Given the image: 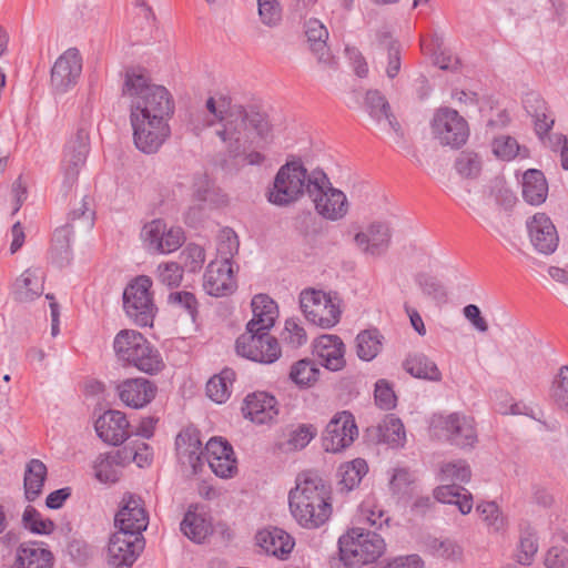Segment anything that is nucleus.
<instances>
[{
	"instance_id": "f257e3e1",
	"label": "nucleus",
	"mask_w": 568,
	"mask_h": 568,
	"mask_svg": "<svg viewBox=\"0 0 568 568\" xmlns=\"http://www.w3.org/2000/svg\"><path fill=\"white\" fill-rule=\"evenodd\" d=\"M207 115L192 114L189 125L194 134L200 135L205 129L220 123L216 135L226 146V154L234 165H262L266 156L256 150L247 151L250 141L248 131L266 141L271 133V124L267 115L254 110H246L242 104H233L232 98L221 94L217 98L210 97L205 102Z\"/></svg>"
},
{
	"instance_id": "f03ea898",
	"label": "nucleus",
	"mask_w": 568,
	"mask_h": 568,
	"mask_svg": "<svg viewBox=\"0 0 568 568\" xmlns=\"http://www.w3.org/2000/svg\"><path fill=\"white\" fill-rule=\"evenodd\" d=\"M331 486L317 474L302 473L290 490V510L297 524L306 529L323 526L332 516Z\"/></svg>"
},
{
	"instance_id": "7ed1b4c3",
	"label": "nucleus",
	"mask_w": 568,
	"mask_h": 568,
	"mask_svg": "<svg viewBox=\"0 0 568 568\" xmlns=\"http://www.w3.org/2000/svg\"><path fill=\"white\" fill-rule=\"evenodd\" d=\"M123 94L133 98L130 116L168 121L174 113L171 93L162 85L150 84V79L141 69L125 70Z\"/></svg>"
},
{
	"instance_id": "20e7f679",
	"label": "nucleus",
	"mask_w": 568,
	"mask_h": 568,
	"mask_svg": "<svg viewBox=\"0 0 568 568\" xmlns=\"http://www.w3.org/2000/svg\"><path fill=\"white\" fill-rule=\"evenodd\" d=\"M113 349L120 362L145 374L155 375L165 367L159 349L135 329H121L114 337Z\"/></svg>"
},
{
	"instance_id": "39448f33",
	"label": "nucleus",
	"mask_w": 568,
	"mask_h": 568,
	"mask_svg": "<svg viewBox=\"0 0 568 568\" xmlns=\"http://www.w3.org/2000/svg\"><path fill=\"white\" fill-rule=\"evenodd\" d=\"M313 176L314 170L308 173L300 159L287 161L278 169L273 186L267 192L268 202L277 206H287L305 193L308 195V185Z\"/></svg>"
},
{
	"instance_id": "423d86ee",
	"label": "nucleus",
	"mask_w": 568,
	"mask_h": 568,
	"mask_svg": "<svg viewBox=\"0 0 568 568\" xmlns=\"http://www.w3.org/2000/svg\"><path fill=\"white\" fill-rule=\"evenodd\" d=\"M385 551V541L376 532L353 527L338 539V554L345 566L375 562Z\"/></svg>"
},
{
	"instance_id": "0eeeda50",
	"label": "nucleus",
	"mask_w": 568,
	"mask_h": 568,
	"mask_svg": "<svg viewBox=\"0 0 568 568\" xmlns=\"http://www.w3.org/2000/svg\"><path fill=\"white\" fill-rule=\"evenodd\" d=\"M152 284L148 275H139L126 284L122 294L124 313L139 327H152L158 314Z\"/></svg>"
},
{
	"instance_id": "6e6552de",
	"label": "nucleus",
	"mask_w": 568,
	"mask_h": 568,
	"mask_svg": "<svg viewBox=\"0 0 568 568\" xmlns=\"http://www.w3.org/2000/svg\"><path fill=\"white\" fill-rule=\"evenodd\" d=\"M308 187V196L321 216L329 221H338L347 214L348 202L346 195L341 190L332 186L323 170H314L313 181H311Z\"/></svg>"
},
{
	"instance_id": "1a4fd4ad",
	"label": "nucleus",
	"mask_w": 568,
	"mask_h": 568,
	"mask_svg": "<svg viewBox=\"0 0 568 568\" xmlns=\"http://www.w3.org/2000/svg\"><path fill=\"white\" fill-rule=\"evenodd\" d=\"M300 307L305 318L322 328L335 326L341 318L339 305L323 291L306 288L300 294Z\"/></svg>"
},
{
	"instance_id": "9d476101",
	"label": "nucleus",
	"mask_w": 568,
	"mask_h": 568,
	"mask_svg": "<svg viewBox=\"0 0 568 568\" xmlns=\"http://www.w3.org/2000/svg\"><path fill=\"white\" fill-rule=\"evenodd\" d=\"M236 353L262 364H272L281 356V347L277 339L267 332L245 331L236 338Z\"/></svg>"
},
{
	"instance_id": "9b49d317",
	"label": "nucleus",
	"mask_w": 568,
	"mask_h": 568,
	"mask_svg": "<svg viewBox=\"0 0 568 568\" xmlns=\"http://www.w3.org/2000/svg\"><path fill=\"white\" fill-rule=\"evenodd\" d=\"M434 136L443 145L458 149L464 145L469 136L467 121L454 109L440 108L432 120Z\"/></svg>"
},
{
	"instance_id": "f8f14e48",
	"label": "nucleus",
	"mask_w": 568,
	"mask_h": 568,
	"mask_svg": "<svg viewBox=\"0 0 568 568\" xmlns=\"http://www.w3.org/2000/svg\"><path fill=\"white\" fill-rule=\"evenodd\" d=\"M358 437L354 415L348 410L336 413L322 434V446L327 453H342Z\"/></svg>"
},
{
	"instance_id": "ddd939ff",
	"label": "nucleus",
	"mask_w": 568,
	"mask_h": 568,
	"mask_svg": "<svg viewBox=\"0 0 568 568\" xmlns=\"http://www.w3.org/2000/svg\"><path fill=\"white\" fill-rule=\"evenodd\" d=\"M130 120L133 129L134 144L145 154L158 152L171 134L168 121L158 120L156 116L146 120L134 114V116H130Z\"/></svg>"
},
{
	"instance_id": "4468645a",
	"label": "nucleus",
	"mask_w": 568,
	"mask_h": 568,
	"mask_svg": "<svg viewBox=\"0 0 568 568\" xmlns=\"http://www.w3.org/2000/svg\"><path fill=\"white\" fill-rule=\"evenodd\" d=\"M90 152V134L85 128H79L65 145L62 161L63 186L71 190L78 181L79 172L85 164Z\"/></svg>"
},
{
	"instance_id": "2eb2a0df",
	"label": "nucleus",
	"mask_w": 568,
	"mask_h": 568,
	"mask_svg": "<svg viewBox=\"0 0 568 568\" xmlns=\"http://www.w3.org/2000/svg\"><path fill=\"white\" fill-rule=\"evenodd\" d=\"M144 538L129 530L114 532L108 546V564L111 568H131L144 549Z\"/></svg>"
},
{
	"instance_id": "dca6fc26",
	"label": "nucleus",
	"mask_w": 568,
	"mask_h": 568,
	"mask_svg": "<svg viewBox=\"0 0 568 568\" xmlns=\"http://www.w3.org/2000/svg\"><path fill=\"white\" fill-rule=\"evenodd\" d=\"M82 71V58L77 48L62 53L51 69V85L57 93H64L75 85Z\"/></svg>"
},
{
	"instance_id": "f3484780",
	"label": "nucleus",
	"mask_w": 568,
	"mask_h": 568,
	"mask_svg": "<svg viewBox=\"0 0 568 568\" xmlns=\"http://www.w3.org/2000/svg\"><path fill=\"white\" fill-rule=\"evenodd\" d=\"M115 393L126 407L140 409L155 398L158 386L144 377L125 378L116 383Z\"/></svg>"
},
{
	"instance_id": "a211bd4d",
	"label": "nucleus",
	"mask_w": 568,
	"mask_h": 568,
	"mask_svg": "<svg viewBox=\"0 0 568 568\" xmlns=\"http://www.w3.org/2000/svg\"><path fill=\"white\" fill-rule=\"evenodd\" d=\"M114 525L122 531L129 530L134 536L143 537L148 528L149 515L141 497L128 494L123 497L121 507L114 517Z\"/></svg>"
},
{
	"instance_id": "6ab92c4d",
	"label": "nucleus",
	"mask_w": 568,
	"mask_h": 568,
	"mask_svg": "<svg viewBox=\"0 0 568 568\" xmlns=\"http://www.w3.org/2000/svg\"><path fill=\"white\" fill-rule=\"evenodd\" d=\"M530 243L541 254L549 255L556 251L559 244V235L551 219L538 212L526 222Z\"/></svg>"
},
{
	"instance_id": "aec40b11",
	"label": "nucleus",
	"mask_w": 568,
	"mask_h": 568,
	"mask_svg": "<svg viewBox=\"0 0 568 568\" xmlns=\"http://www.w3.org/2000/svg\"><path fill=\"white\" fill-rule=\"evenodd\" d=\"M205 292L215 297L232 294L237 285L234 277L233 263L226 261H212L203 276Z\"/></svg>"
},
{
	"instance_id": "412c9836",
	"label": "nucleus",
	"mask_w": 568,
	"mask_h": 568,
	"mask_svg": "<svg viewBox=\"0 0 568 568\" xmlns=\"http://www.w3.org/2000/svg\"><path fill=\"white\" fill-rule=\"evenodd\" d=\"M241 410L246 419L258 425L268 424L278 415L276 398L266 392L247 394Z\"/></svg>"
},
{
	"instance_id": "4be33fe9",
	"label": "nucleus",
	"mask_w": 568,
	"mask_h": 568,
	"mask_svg": "<svg viewBox=\"0 0 568 568\" xmlns=\"http://www.w3.org/2000/svg\"><path fill=\"white\" fill-rule=\"evenodd\" d=\"M129 420L124 413L109 409L94 423L98 436L106 444L118 446L130 435Z\"/></svg>"
},
{
	"instance_id": "5701e85b",
	"label": "nucleus",
	"mask_w": 568,
	"mask_h": 568,
	"mask_svg": "<svg viewBox=\"0 0 568 568\" xmlns=\"http://www.w3.org/2000/svg\"><path fill=\"white\" fill-rule=\"evenodd\" d=\"M176 454L183 463H187L194 474L203 467V449L200 430L193 427L182 429L175 438Z\"/></svg>"
},
{
	"instance_id": "b1692460",
	"label": "nucleus",
	"mask_w": 568,
	"mask_h": 568,
	"mask_svg": "<svg viewBox=\"0 0 568 568\" xmlns=\"http://www.w3.org/2000/svg\"><path fill=\"white\" fill-rule=\"evenodd\" d=\"M53 554L43 547V542L28 541L20 544L10 568H52Z\"/></svg>"
},
{
	"instance_id": "393cba45",
	"label": "nucleus",
	"mask_w": 568,
	"mask_h": 568,
	"mask_svg": "<svg viewBox=\"0 0 568 568\" xmlns=\"http://www.w3.org/2000/svg\"><path fill=\"white\" fill-rule=\"evenodd\" d=\"M392 232L387 222L376 221L368 227L367 232H358L354 240L365 253L371 255L384 254L390 244Z\"/></svg>"
},
{
	"instance_id": "a878e982",
	"label": "nucleus",
	"mask_w": 568,
	"mask_h": 568,
	"mask_svg": "<svg viewBox=\"0 0 568 568\" xmlns=\"http://www.w3.org/2000/svg\"><path fill=\"white\" fill-rule=\"evenodd\" d=\"M443 428L447 432L450 444L455 446L467 448L477 443L474 419L470 417L453 413L444 419Z\"/></svg>"
},
{
	"instance_id": "bb28decb",
	"label": "nucleus",
	"mask_w": 568,
	"mask_h": 568,
	"mask_svg": "<svg viewBox=\"0 0 568 568\" xmlns=\"http://www.w3.org/2000/svg\"><path fill=\"white\" fill-rule=\"evenodd\" d=\"M314 352L326 369L337 372L343 369L346 365L344 358L345 345L337 335L320 336L315 341Z\"/></svg>"
},
{
	"instance_id": "cd10ccee",
	"label": "nucleus",
	"mask_w": 568,
	"mask_h": 568,
	"mask_svg": "<svg viewBox=\"0 0 568 568\" xmlns=\"http://www.w3.org/2000/svg\"><path fill=\"white\" fill-rule=\"evenodd\" d=\"M253 317L246 324L250 332H267L274 326L277 316L276 303L266 294H257L252 298Z\"/></svg>"
},
{
	"instance_id": "c85d7f7f",
	"label": "nucleus",
	"mask_w": 568,
	"mask_h": 568,
	"mask_svg": "<svg viewBox=\"0 0 568 568\" xmlns=\"http://www.w3.org/2000/svg\"><path fill=\"white\" fill-rule=\"evenodd\" d=\"M256 544L268 555L285 559L294 548V538L285 530L272 527L256 534Z\"/></svg>"
},
{
	"instance_id": "c756f323",
	"label": "nucleus",
	"mask_w": 568,
	"mask_h": 568,
	"mask_svg": "<svg viewBox=\"0 0 568 568\" xmlns=\"http://www.w3.org/2000/svg\"><path fill=\"white\" fill-rule=\"evenodd\" d=\"M305 34L312 52L317 57L320 63L328 67L336 64L331 51L326 44L328 31L326 27L317 19H311L306 23Z\"/></svg>"
},
{
	"instance_id": "7c9ffc66",
	"label": "nucleus",
	"mask_w": 568,
	"mask_h": 568,
	"mask_svg": "<svg viewBox=\"0 0 568 568\" xmlns=\"http://www.w3.org/2000/svg\"><path fill=\"white\" fill-rule=\"evenodd\" d=\"M44 281L39 270L27 268L14 282L13 297L21 303L32 302L41 296Z\"/></svg>"
},
{
	"instance_id": "2f4dec72",
	"label": "nucleus",
	"mask_w": 568,
	"mask_h": 568,
	"mask_svg": "<svg viewBox=\"0 0 568 568\" xmlns=\"http://www.w3.org/2000/svg\"><path fill=\"white\" fill-rule=\"evenodd\" d=\"M73 230L71 224L57 227L52 234L51 246L49 248L50 261L59 267H64L70 264L72 260V250L70 245Z\"/></svg>"
},
{
	"instance_id": "473e14b6",
	"label": "nucleus",
	"mask_w": 568,
	"mask_h": 568,
	"mask_svg": "<svg viewBox=\"0 0 568 568\" xmlns=\"http://www.w3.org/2000/svg\"><path fill=\"white\" fill-rule=\"evenodd\" d=\"M524 106L529 115L534 118L535 132L542 140L552 129L555 119L547 111V104L537 93H529L524 100Z\"/></svg>"
},
{
	"instance_id": "72a5a7b5",
	"label": "nucleus",
	"mask_w": 568,
	"mask_h": 568,
	"mask_svg": "<svg viewBox=\"0 0 568 568\" xmlns=\"http://www.w3.org/2000/svg\"><path fill=\"white\" fill-rule=\"evenodd\" d=\"M433 496L438 503L456 505L463 515L469 514L473 509V495L460 485L438 486L434 489Z\"/></svg>"
},
{
	"instance_id": "f704fd0d",
	"label": "nucleus",
	"mask_w": 568,
	"mask_h": 568,
	"mask_svg": "<svg viewBox=\"0 0 568 568\" xmlns=\"http://www.w3.org/2000/svg\"><path fill=\"white\" fill-rule=\"evenodd\" d=\"M548 194V183L544 173L536 169L527 170L523 176V197L530 205L542 204Z\"/></svg>"
},
{
	"instance_id": "c9c22d12",
	"label": "nucleus",
	"mask_w": 568,
	"mask_h": 568,
	"mask_svg": "<svg viewBox=\"0 0 568 568\" xmlns=\"http://www.w3.org/2000/svg\"><path fill=\"white\" fill-rule=\"evenodd\" d=\"M367 473L368 465L363 458H355L352 462L342 464L337 470V476L339 477L338 490L348 493L355 489Z\"/></svg>"
},
{
	"instance_id": "e433bc0d",
	"label": "nucleus",
	"mask_w": 568,
	"mask_h": 568,
	"mask_svg": "<svg viewBox=\"0 0 568 568\" xmlns=\"http://www.w3.org/2000/svg\"><path fill=\"white\" fill-rule=\"evenodd\" d=\"M47 471V466L40 459H31L27 464L23 486L28 501H34L42 494Z\"/></svg>"
},
{
	"instance_id": "4c0bfd02",
	"label": "nucleus",
	"mask_w": 568,
	"mask_h": 568,
	"mask_svg": "<svg viewBox=\"0 0 568 568\" xmlns=\"http://www.w3.org/2000/svg\"><path fill=\"white\" fill-rule=\"evenodd\" d=\"M196 507H189L181 521V531L190 540L201 544L211 532V524L206 518L195 511Z\"/></svg>"
},
{
	"instance_id": "58836bf2",
	"label": "nucleus",
	"mask_w": 568,
	"mask_h": 568,
	"mask_svg": "<svg viewBox=\"0 0 568 568\" xmlns=\"http://www.w3.org/2000/svg\"><path fill=\"white\" fill-rule=\"evenodd\" d=\"M235 378L236 373L232 368H223L206 383V395L217 404L225 403L231 396Z\"/></svg>"
},
{
	"instance_id": "ea45409f",
	"label": "nucleus",
	"mask_w": 568,
	"mask_h": 568,
	"mask_svg": "<svg viewBox=\"0 0 568 568\" xmlns=\"http://www.w3.org/2000/svg\"><path fill=\"white\" fill-rule=\"evenodd\" d=\"M404 369L416 378L439 382L442 373L436 363L424 354L409 355L403 363Z\"/></svg>"
},
{
	"instance_id": "a19ab883",
	"label": "nucleus",
	"mask_w": 568,
	"mask_h": 568,
	"mask_svg": "<svg viewBox=\"0 0 568 568\" xmlns=\"http://www.w3.org/2000/svg\"><path fill=\"white\" fill-rule=\"evenodd\" d=\"M383 338L375 327L358 333L355 338L357 356L365 362L374 359L382 351Z\"/></svg>"
},
{
	"instance_id": "79ce46f5",
	"label": "nucleus",
	"mask_w": 568,
	"mask_h": 568,
	"mask_svg": "<svg viewBox=\"0 0 568 568\" xmlns=\"http://www.w3.org/2000/svg\"><path fill=\"white\" fill-rule=\"evenodd\" d=\"M538 551V537L536 530L528 521L519 524V544L517 561L521 565H530Z\"/></svg>"
},
{
	"instance_id": "37998d69",
	"label": "nucleus",
	"mask_w": 568,
	"mask_h": 568,
	"mask_svg": "<svg viewBox=\"0 0 568 568\" xmlns=\"http://www.w3.org/2000/svg\"><path fill=\"white\" fill-rule=\"evenodd\" d=\"M378 443L387 444L392 447L404 445L406 435L402 420L394 415L386 416L377 426Z\"/></svg>"
},
{
	"instance_id": "c03bdc74",
	"label": "nucleus",
	"mask_w": 568,
	"mask_h": 568,
	"mask_svg": "<svg viewBox=\"0 0 568 568\" xmlns=\"http://www.w3.org/2000/svg\"><path fill=\"white\" fill-rule=\"evenodd\" d=\"M193 199L201 203L219 204L223 195L207 174H197L193 180Z\"/></svg>"
},
{
	"instance_id": "a18cd8bd",
	"label": "nucleus",
	"mask_w": 568,
	"mask_h": 568,
	"mask_svg": "<svg viewBox=\"0 0 568 568\" xmlns=\"http://www.w3.org/2000/svg\"><path fill=\"white\" fill-rule=\"evenodd\" d=\"M321 374L317 365L308 358L300 359L291 367L290 378L301 388L314 385Z\"/></svg>"
},
{
	"instance_id": "49530a36",
	"label": "nucleus",
	"mask_w": 568,
	"mask_h": 568,
	"mask_svg": "<svg viewBox=\"0 0 568 568\" xmlns=\"http://www.w3.org/2000/svg\"><path fill=\"white\" fill-rule=\"evenodd\" d=\"M23 527L36 535H50L55 528V524L50 518H43L33 507L27 506L22 515Z\"/></svg>"
},
{
	"instance_id": "de8ad7c7",
	"label": "nucleus",
	"mask_w": 568,
	"mask_h": 568,
	"mask_svg": "<svg viewBox=\"0 0 568 568\" xmlns=\"http://www.w3.org/2000/svg\"><path fill=\"white\" fill-rule=\"evenodd\" d=\"M415 282L420 287L423 293L429 297H432L434 301H436L438 304L446 303L447 301V292L445 286L438 281L435 276L428 274V273H418L415 276Z\"/></svg>"
},
{
	"instance_id": "09e8293b",
	"label": "nucleus",
	"mask_w": 568,
	"mask_h": 568,
	"mask_svg": "<svg viewBox=\"0 0 568 568\" xmlns=\"http://www.w3.org/2000/svg\"><path fill=\"white\" fill-rule=\"evenodd\" d=\"M455 169L463 178L475 179L481 171V160L475 152L463 151L456 158Z\"/></svg>"
},
{
	"instance_id": "8fccbe9b",
	"label": "nucleus",
	"mask_w": 568,
	"mask_h": 568,
	"mask_svg": "<svg viewBox=\"0 0 568 568\" xmlns=\"http://www.w3.org/2000/svg\"><path fill=\"white\" fill-rule=\"evenodd\" d=\"M317 435V427L313 424H298L288 434L286 440L290 450H300L305 448Z\"/></svg>"
},
{
	"instance_id": "3c124183",
	"label": "nucleus",
	"mask_w": 568,
	"mask_h": 568,
	"mask_svg": "<svg viewBox=\"0 0 568 568\" xmlns=\"http://www.w3.org/2000/svg\"><path fill=\"white\" fill-rule=\"evenodd\" d=\"M476 510L486 525L494 531L504 530L506 519L495 501H483L477 505Z\"/></svg>"
},
{
	"instance_id": "603ef678",
	"label": "nucleus",
	"mask_w": 568,
	"mask_h": 568,
	"mask_svg": "<svg viewBox=\"0 0 568 568\" xmlns=\"http://www.w3.org/2000/svg\"><path fill=\"white\" fill-rule=\"evenodd\" d=\"M364 108L372 119L379 122L390 110L386 98L378 90H368L365 95Z\"/></svg>"
},
{
	"instance_id": "864d4df0",
	"label": "nucleus",
	"mask_w": 568,
	"mask_h": 568,
	"mask_svg": "<svg viewBox=\"0 0 568 568\" xmlns=\"http://www.w3.org/2000/svg\"><path fill=\"white\" fill-rule=\"evenodd\" d=\"M415 481L416 477L409 468H395L389 479V490L394 495H407L410 491L412 486L415 484Z\"/></svg>"
},
{
	"instance_id": "5fc2aeb1",
	"label": "nucleus",
	"mask_w": 568,
	"mask_h": 568,
	"mask_svg": "<svg viewBox=\"0 0 568 568\" xmlns=\"http://www.w3.org/2000/svg\"><path fill=\"white\" fill-rule=\"evenodd\" d=\"M168 303L172 307L184 311L195 322L199 314V302L193 293L187 291L172 292L168 296Z\"/></svg>"
},
{
	"instance_id": "6e6d98bb",
	"label": "nucleus",
	"mask_w": 568,
	"mask_h": 568,
	"mask_svg": "<svg viewBox=\"0 0 568 568\" xmlns=\"http://www.w3.org/2000/svg\"><path fill=\"white\" fill-rule=\"evenodd\" d=\"M427 547L434 556L444 559H457L462 556V547L453 539L428 538Z\"/></svg>"
},
{
	"instance_id": "4d7b16f0",
	"label": "nucleus",
	"mask_w": 568,
	"mask_h": 568,
	"mask_svg": "<svg viewBox=\"0 0 568 568\" xmlns=\"http://www.w3.org/2000/svg\"><path fill=\"white\" fill-rule=\"evenodd\" d=\"M442 477L444 480H452L467 483L470 480L471 470L465 460L448 462L440 467Z\"/></svg>"
},
{
	"instance_id": "13d9d810",
	"label": "nucleus",
	"mask_w": 568,
	"mask_h": 568,
	"mask_svg": "<svg viewBox=\"0 0 568 568\" xmlns=\"http://www.w3.org/2000/svg\"><path fill=\"white\" fill-rule=\"evenodd\" d=\"M258 16L263 24L273 28L282 21L280 0H257Z\"/></svg>"
},
{
	"instance_id": "bf43d9fd",
	"label": "nucleus",
	"mask_w": 568,
	"mask_h": 568,
	"mask_svg": "<svg viewBox=\"0 0 568 568\" xmlns=\"http://www.w3.org/2000/svg\"><path fill=\"white\" fill-rule=\"evenodd\" d=\"M239 247L240 242L236 233L231 229L223 230L217 243L219 261L232 263V258L237 254Z\"/></svg>"
},
{
	"instance_id": "052dcab7",
	"label": "nucleus",
	"mask_w": 568,
	"mask_h": 568,
	"mask_svg": "<svg viewBox=\"0 0 568 568\" xmlns=\"http://www.w3.org/2000/svg\"><path fill=\"white\" fill-rule=\"evenodd\" d=\"M156 276L168 287H178L183 278V267L176 262L161 263L158 266Z\"/></svg>"
},
{
	"instance_id": "680f3d73",
	"label": "nucleus",
	"mask_w": 568,
	"mask_h": 568,
	"mask_svg": "<svg viewBox=\"0 0 568 568\" xmlns=\"http://www.w3.org/2000/svg\"><path fill=\"white\" fill-rule=\"evenodd\" d=\"M209 466L221 478H231L237 471V462L233 454H224L222 457H211Z\"/></svg>"
},
{
	"instance_id": "e2e57ef3",
	"label": "nucleus",
	"mask_w": 568,
	"mask_h": 568,
	"mask_svg": "<svg viewBox=\"0 0 568 568\" xmlns=\"http://www.w3.org/2000/svg\"><path fill=\"white\" fill-rule=\"evenodd\" d=\"M165 225L166 223L163 220L156 219L143 226L141 236L149 251L158 252V243L162 240Z\"/></svg>"
},
{
	"instance_id": "0e129e2a",
	"label": "nucleus",
	"mask_w": 568,
	"mask_h": 568,
	"mask_svg": "<svg viewBox=\"0 0 568 568\" xmlns=\"http://www.w3.org/2000/svg\"><path fill=\"white\" fill-rule=\"evenodd\" d=\"M184 232L181 227L172 226L168 229L165 225L164 234L160 243H158V252L160 254H166L176 251L184 242Z\"/></svg>"
},
{
	"instance_id": "69168bd1",
	"label": "nucleus",
	"mask_w": 568,
	"mask_h": 568,
	"mask_svg": "<svg viewBox=\"0 0 568 568\" xmlns=\"http://www.w3.org/2000/svg\"><path fill=\"white\" fill-rule=\"evenodd\" d=\"M116 465L108 457V455H100L94 463V475L101 483L113 484L119 479V471Z\"/></svg>"
},
{
	"instance_id": "338daca9",
	"label": "nucleus",
	"mask_w": 568,
	"mask_h": 568,
	"mask_svg": "<svg viewBox=\"0 0 568 568\" xmlns=\"http://www.w3.org/2000/svg\"><path fill=\"white\" fill-rule=\"evenodd\" d=\"M493 151L497 158L509 161L518 154L519 145L515 138L500 135L493 141Z\"/></svg>"
},
{
	"instance_id": "774afa93",
	"label": "nucleus",
	"mask_w": 568,
	"mask_h": 568,
	"mask_svg": "<svg viewBox=\"0 0 568 568\" xmlns=\"http://www.w3.org/2000/svg\"><path fill=\"white\" fill-rule=\"evenodd\" d=\"M551 396L560 407L568 408V365L559 369L551 388Z\"/></svg>"
}]
</instances>
